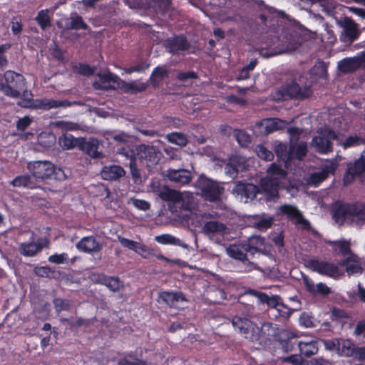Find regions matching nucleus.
<instances>
[{"label": "nucleus", "instance_id": "1", "mask_svg": "<svg viewBox=\"0 0 365 365\" xmlns=\"http://www.w3.org/2000/svg\"><path fill=\"white\" fill-rule=\"evenodd\" d=\"M232 324L236 331L252 342L261 343L268 339L269 336L274 333L272 324L269 322L263 323L258 327L247 318L235 316L232 319Z\"/></svg>", "mask_w": 365, "mask_h": 365}, {"label": "nucleus", "instance_id": "2", "mask_svg": "<svg viewBox=\"0 0 365 365\" xmlns=\"http://www.w3.org/2000/svg\"><path fill=\"white\" fill-rule=\"evenodd\" d=\"M32 176L38 180L54 179L56 180H63L66 179V175L63 170L60 168H56L55 165L46 160H38L30 162L27 166Z\"/></svg>", "mask_w": 365, "mask_h": 365}, {"label": "nucleus", "instance_id": "3", "mask_svg": "<svg viewBox=\"0 0 365 365\" xmlns=\"http://www.w3.org/2000/svg\"><path fill=\"white\" fill-rule=\"evenodd\" d=\"M5 83L0 82V91L9 97L18 98L20 93L26 86V81L24 76L11 70H8L4 73Z\"/></svg>", "mask_w": 365, "mask_h": 365}, {"label": "nucleus", "instance_id": "4", "mask_svg": "<svg viewBox=\"0 0 365 365\" xmlns=\"http://www.w3.org/2000/svg\"><path fill=\"white\" fill-rule=\"evenodd\" d=\"M334 217L341 220L356 217L357 224L361 225L365 221V204L356 202L341 205L334 211Z\"/></svg>", "mask_w": 365, "mask_h": 365}, {"label": "nucleus", "instance_id": "5", "mask_svg": "<svg viewBox=\"0 0 365 365\" xmlns=\"http://www.w3.org/2000/svg\"><path fill=\"white\" fill-rule=\"evenodd\" d=\"M306 265L310 270L333 279H337L344 274V272L337 264L327 260L312 258L307 261Z\"/></svg>", "mask_w": 365, "mask_h": 365}, {"label": "nucleus", "instance_id": "6", "mask_svg": "<svg viewBox=\"0 0 365 365\" xmlns=\"http://www.w3.org/2000/svg\"><path fill=\"white\" fill-rule=\"evenodd\" d=\"M272 96L275 101H285L291 99L302 100L307 97L295 81L280 86L272 93Z\"/></svg>", "mask_w": 365, "mask_h": 365}, {"label": "nucleus", "instance_id": "7", "mask_svg": "<svg viewBox=\"0 0 365 365\" xmlns=\"http://www.w3.org/2000/svg\"><path fill=\"white\" fill-rule=\"evenodd\" d=\"M338 138L336 133L331 129H325L314 136L312 139V145L321 154H327L333 151V141Z\"/></svg>", "mask_w": 365, "mask_h": 365}, {"label": "nucleus", "instance_id": "8", "mask_svg": "<svg viewBox=\"0 0 365 365\" xmlns=\"http://www.w3.org/2000/svg\"><path fill=\"white\" fill-rule=\"evenodd\" d=\"M202 196L210 202H217L220 200L224 187L218 182L208 178H202L199 182Z\"/></svg>", "mask_w": 365, "mask_h": 365}, {"label": "nucleus", "instance_id": "9", "mask_svg": "<svg viewBox=\"0 0 365 365\" xmlns=\"http://www.w3.org/2000/svg\"><path fill=\"white\" fill-rule=\"evenodd\" d=\"M78 250L87 254H96L103 249V244L98 240L95 235L83 237L76 245Z\"/></svg>", "mask_w": 365, "mask_h": 365}, {"label": "nucleus", "instance_id": "10", "mask_svg": "<svg viewBox=\"0 0 365 365\" xmlns=\"http://www.w3.org/2000/svg\"><path fill=\"white\" fill-rule=\"evenodd\" d=\"M278 341L284 352L297 351L300 343L299 337L292 331L282 330L278 334Z\"/></svg>", "mask_w": 365, "mask_h": 365}, {"label": "nucleus", "instance_id": "11", "mask_svg": "<svg viewBox=\"0 0 365 365\" xmlns=\"http://www.w3.org/2000/svg\"><path fill=\"white\" fill-rule=\"evenodd\" d=\"M163 45L166 51L173 55L178 53L179 51H187L190 48L188 41L182 35L166 39Z\"/></svg>", "mask_w": 365, "mask_h": 365}, {"label": "nucleus", "instance_id": "12", "mask_svg": "<svg viewBox=\"0 0 365 365\" xmlns=\"http://www.w3.org/2000/svg\"><path fill=\"white\" fill-rule=\"evenodd\" d=\"M365 160L363 157L355 160L354 163H349L347 170L343 177L344 185H349L356 177H359L364 170Z\"/></svg>", "mask_w": 365, "mask_h": 365}, {"label": "nucleus", "instance_id": "13", "mask_svg": "<svg viewBox=\"0 0 365 365\" xmlns=\"http://www.w3.org/2000/svg\"><path fill=\"white\" fill-rule=\"evenodd\" d=\"M279 210L281 212L283 215H286L289 220H296V224L302 225L303 227L306 230L309 229V222L304 218L302 214L297 208V207L292 205L285 204L282 205Z\"/></svg>", "mask_w": 365, "mask_h": 365}, {"label": "nucleus", "instance_id": "14", "mask_svg": "<svg viewBox=\"0 0 365 365\" xmlns=\"http://www.w3.org/2000/svg\"><path fill=\"white\" fill-rule=\"evenodd\" d=\"M91 279L96 284L105 285L113 292L120 289V281L118 277L107 276L103 273H93Z\"/></svg>", "mask_w": 365, "mask_h": 365}, {"label": "nucleus", "instance_id": "15", "mask_svg": "<svg viewBox=\"0 0 365 365\" xmlns=\"http://www.w3.org/2000/svg\"><path fill=\"white\" fill-rule=\"evenodd\" d=\"M166 173L169 180L180 185L189 184L192 180V174L186 169H168Z\"/></svg>", "mask_w": 365, "mask_h": 365}, {"label": "nucleus", "instance_id": "16", "mask_svg": "<svg viewBox=\"0 0 365 365\" xmlns=\"http://www.w3.org/2000/svg\"><path fill=\"white\" fill-rule=\"evenodd\" d=\"M279 182L275 178H263L260 180L259 192L267 195L268 197L274 199L279 197Z\"/></svg>", "mask_w": 365, "mask_h": 365}, {"label": "nucleus", "instance_id": "17", "mask_svg": "<svg viewBox=\"0 0 365 365\" xmlns=\"http://www.w3.org/2000/svg\"><path fill=\"white\" fill-rule=\"evenodd\" d=\"M71 105V102L68 100L58 101L52 98H41L36 100L34 108L48 110L59 107H69Z\"/></svg>", "mask_w": 365, "mask_h": 365}, {"label": "nucleus", "instance_id": "18", "mask_svg": "<svg viewBox=\"0 0 365 365\" xmlns=\"http://www.w3.org/2000/svg\"><path fill=\"white\" fill-rule=\"evenodd\" d=\"M237 195L245 197L247 200H253L259 192V187L252 183L239 182L235 188Z\"/></svg>", "mask_w": 365, "mask_h": 365}, {"label": "nucleus", "instance_id": "19", "mask_svg": "<svg viewBox=\"0 0 365 365\" xmlns=\"http://www.w3.org/2000/svg\"><path fill=\"white\" fill-rule=\"evenodd\" d=\"M159 299L170 307H177L179 302L186 301L182 292L175 291L160 292L159 293Z\"/></svg>", "mask_w": 365, "mask_h": 365}, {"label": "nucleus", "instance_id": "20", "mask_svg": "<svg viewBox=\"0 0 365 365\" xmlns=\"http://www.w3.org/2000/svg\"><path fill=\"white\" fill-rule=\"evenodd\" d=\"M43 241V239H39L38 242H22L19 245V252L23 256L34 257L42 250L43 245L40 242Z\"/></svg>", "mask_w": 365, "mask_h": 365}, {"label": "nucleus", "instance_id": "21", "mask_svg": "<svg viewBox=\"0 0 365 365\" xmlns=\"http://www.w3.org/2000/svg\"><path fill=\"white\" fill-rule=\"evenodd\" d=\"M101 177L105 180H116L125 175L124 169L117 165L104 166L101 170Z\"/></svg>", "mask_w": 365, "mask_h": 365}, {"label": "nucleus", "instance_id": "22", "mask_svg": "<svg viewBox=\"0 0 365 365\" xmlns=\"http://www.w3.org/2000/svg\"><path fill=\"white\" fill-rule=\"evenodd\" d=\"M325 243L332 247L333 252L339 256H346L352 255L350 243L344 240H326Z\"/></svg>", "mask_w": 365, "mask_h": 365}, {"label": "nucleus", "instance_id": "23", "mask_svg": "<svg viewBox=\"0 0 365 365\" xmlns=\"http://www.w3.org/2000/svg\"><path fill=\"white\" fill-rule=\"evenodd\" d=\"M169 76V71L167 69L165 66H158L155 67L148 79V84L153 88L159 86L160 83L163 81L164 78Z\"/></svg>", "mask_w": 365, "mask_h": 365}, {"label": "nucleus", "instance_id": "24", "mask_svg": "<svg viewBox=\"0 0 365 365\" xmlns=\"http://www.w3.org/2000/svg\"><path fill=\"white\" fill-rule=\"evenodd\" d=\"M244 160L237 155L230 158L229 162L225 165V170L226 174L234 178L238 175L240 170L244 167Z\"/></svg>", "mask_w": 365, "mask_h": 365}, {"label": "nucleus", "instance_id": "25", "mask_svg": "<svg viewBox=\"0 0 365 365\" xmlns=\"http://www.w3.org/2000/svg\"><path fill=\"white\" fill-rule=\"evenodd\" d=\"M79 149L93 158H100L103 156L101 153L98 151V141L96 139H91L89 141H86L84 138H82L80 143Z\"/></svg>", "mask_w": 365, "mask_h": 365}, {"label": "nucleus", "instance_id": "26", "mask_svg": "<svg viewBox=\"0 0 365 365\" xmlns=\"http://www.w3.org/2000/svg\"><path fill=\"white\" fill-rule=\"evenodd\" d=\"M307 154V145L305 142H290L289 144V155L290 163L294 159L302 160Z\"/></svg>", "mask_w": 365, "mask_h": 365}, {"label": "nucleus", "instance_id": "27", "mask_svg": "<svg viewBox=\"0 0 365 365\" xmlns=\"http://www.w3.org/2000/svg\"><path fill=\"white\" fill-rule=\"evenodd\" d=\"M247 248L249 249L248 243L233 244L229 246L227 249V252L230 257L245 262Z\"/></svg>", "mask_w": 365, "mask_h": 365}, {"label": "nucleus", "instance_id": "28", "mask_svg": "<svg viewBox=\"0 0 365 365\" xmlns=\"http://www.w3.org/2000/svg\"><path fill=\"white\" fill-rule=\"evenodd\" d=\"M67 21L65 24L66 30H86L88 29V25L83 21L82 16L76 12L71 14Z\"/></svg>", "mask_w": 365, "mask_h": 365}, {"label": "nucleus", "instance_id": "29", "mask_svg": "<svg viewBox=\"0 0 365 365\" xmlns=\"http://www.w3.org/2000/svg\"><path fill=\"white\" fill-rule=\"evenodd\" d=\"M138 151L141 158H144L152 163H158V153L154 146L142 144L138 147Z\"/></svg>", "mask_w": 365, "mask_h": 365}, {"label": "nucleus", "instance_id": "30", "mask_svg": "<svg viewBox=\"0 0 365 365\" xmlns=\"http://www.w3.org/2000/svg\"><path fill=\"white\" fill-rule=\"evenodd\" d=\"M299 354L305 357H309L316 354L318 351L317 342L312 340L309 341H300L298 347Z\"/></svg>", "mask_w": 365, "mask_h": 365}, {"label": "nucleus", "instance_id": "31", "mask_svg": "<svg viewBox=\"0 0 365 365\" xmlns=\"http://www.w3.org/2000/svg\"><path fill=\"white\" fill-rule=\"evenodd\" d=\"M124 155L129 158V168L130 173L135 184H140L142 182L140 170L137 168L136 158L133 150H130V153H123Z\"/></svg>", "mask_w": 365, "mask_h": 365}, {"label": "nucleus", "instance_id": "32", "mask_svg": "<svg viewBox=\"0 0 365 365\" xmlns=\"http://www.w3.org/2000/svg\"><path fill=\"white\" fill-rule=\"evenodd\" d=\"M344 31L346 38L350 42L356 41L360 34L356 24L351 19L345 21Z\"/></svg>", "mask_w": 365, "mask_h": 365}, {"label": "nucleus", "instance_id": "33", "mask_svg": "<svg viewBox=\"0 0 365 365\" xmlns=\"http://www.w3.org/2000/svg\"><path fill=\"white\" fill-rule=\"evenodd\" d=\"M34 96L31 91L27 89V86L22 89L20 96V101L17 103L18 106L24 108H34L36 100L33 98Z\"/></svg>", "mask_w": 365, "mask_h": 365}, {"label": "nucleus", "instance_id": "34", "mask_svg": "<svg viewBox=\"0 0 365 365\" xmlns=\"http://www.w3.org/2000/svg\"><path fill=\"white\" fill-rule=\"evenodd\" d=\"M359 59L346 58L340 61L338 63L339 69L344 73L355 71L359 68Z\"/></svg>", "mask_w": 365, "mask_h": 365}, {"label": "nucleus", "instance_id": "35", "mask_svg": "<svg viewBox=\"0 0 365 365\" xmlns=\"http://www.w3.org/2000/svg\"><path fill=\"white\" fill-rule=\"evenodd\" d=\"M160 197L166 202L173 203H181L183 202V197L180 192L169 188L162 190L160 192Z\"/></svg>", "mask_w": 365, "mask_h": 365}, {"label": "nucleus", "instance_id": "36", "mask_svg": "<svg viewBox=\"0 0 365 365\" xmlns=\"http://www.w3.org/2000/svg\"><path fill=\"white\" fill-rule=\"evenodd\" d=\"M274 152L277 159L282 161L284 166L288 168L290 165V155L289 148L287 149V145L282 143L277 144L274 147Z\"/></svg>", "mask_w": 365, "mask_h": 365}, {"label": "nucleus", "instance_id": "37", "mask_svg": "<svg viewBox=\"0 0 365 365\" xmlns=\"http://www.w3.org/2000/svg\"><path fill=\"white\" fill-rule=\"evenodd\" d=\"M82 138H76L69 133H65L58 139L60 145L64 149H72L76 147L79 148Z\"/></svg>", "mask_w": 365, "mask_h": 365}, {"label": "nucleus", "instance_id": "38", "mask_svg": "<svg viewBox=\"0 0 365 365\" xmlns=\"http://www.w3.org/2000/svg\"><path fill=\"white\" fill-rule=\"evenodd\" d=\"M148 83H136L135 81H132L129 83L124 82L123 84V89L125 93H130V94H137L138 93H142L146 90L148 86Z\"/></svg>", "mask_w": 365, "mask_h": 365}, {"label": "nucleus", "instance_id": "39", "mask_svg": "<svg viewBox=\"0 0 365 365\" xmlns=\"http://www.w3.org/2000/svg\"><path fill=\"white\" fill-rule=\"evenodd\" d=\"M11 183L14 187H24L29 189L36 187L32 177L29 175L16 176Z\"/></svg>", "mask_w": 365, "mask_h": 365}, {"label": "nucleus", "instance_id": "40", "mask_svg": "<svg viewBox=\"0 0 365 365\" xmlns=\"http://www.w3.org/2000/svg\"><path fill=\"white\" fill-rule=\"evenodd\" d=\"M48 13V9H42L38 12L37 16L34 19L40 28L43 30L51 26V19Z\"/></svg>", "mask_w": 365, "mask_h": 365}, {"label": "nucleus", "instance_id": "41", "mask_svg": "<svg viewBox=\"0 0 365 365\" xmlns=\"http://www.w3.org/2000/svg\"><path fill=\"white\" fill-rule=\"evenodd\" d=\"M166 139L169 143L175 144L180 147L185 146L188 143L187 136L184 133L178 132H173L167 134Z\"/></svg>", "mask_w": 365, "mask_h": 365}, {"label": "nucleus", "instance_id": "42", "mask_svg": "<svg viewBox=\"0 0 365 365\" xmlns=\"http://www.w3.org/2000/svg\"><path fill=\"white\" fill-rule=\"evenodd\" d=\"M225 229L226 226L217 221H208L203 226V230L206 233H222Z\"/></svg>", "mask_w": 365, "mask_h": 365}, {"label": "nucleus", "instance_id": "43", "mask_svg": "<svg viewBox=\"0 0 365 365\" xmlns=\"http://www.w3.org/2000/svg\"><path fill=\"white\" fill-rule=\"evenodd\" d=\"M53 304L56 313L62 311H68L71 307V301L67 299L55 298Z\"/></svg>", "mask_w": 365, "mask_h": 365}, {"label": "nucleus", "instance_id": "44", "mask_svg": "<svg viewBox=\"0 0 365 365\" xmlns=\"http://www.w3.org/2000/svg\"><path fill=\"white\" fill-rule=\"evenodd\" d=\"M360 145H365V138L357 135L348 136L342 143L344 148L356 147Z\"/></svg>", "mask_w": 365, "mask_h": 365}, {"label": "nucleus", "instance_id": "45", "mask_svg": "<svg viewBox=\"0 0 365 365\" xmlns=\"http://www.w3.org/2000/svg\"><path fill=\"white\" fill-rule=\"evenodd\" d=\"M256 153L257 156L265 160V161H271L274 158V154L272 151L269 150L264 145L262 144L257 145L256 147Z\"/></svg>", "mask_w": 365, "mask_h": 365}, {"label": "nucleus", "instance_id": "46", "mask_svg": "<svg viewBox=\"0 0 365 365\" xmlns=\"http://www.w3.org/2000/svg\"><path fill=\"white\" fill-rule=\"evenodd\" d=\"M235 138L237 143L242 147H247L251 143V138L245 130H236Z\"/></svg>", "mask_w": 365, "mask_h": 365}, {"label": "nucleus", "instance_id": "47", "mask_svg": "<svg viewBox=\"0 0 365 365\" xmlns=\"http://www.w3.org/2000/svg\"><path fill=\"white\" fill-rule=\"evenodd\" d=\"M150 67V63L146 61H141L135 66H130L128 68H124V72L128 74H130L132 73H142L144 72Z\"/></svg>", "mask_w": 365, "mask_h": 365}, {"label": "nucleus", "instance_id": "48", "mask_svg": "<svg viewBox=\"0 0 365 365\" xmlns=\"http://www.w3.org/2000/svg\"><path fill=\"white\" fill-rule=\"evenodd\" d=\"M98 76L100 79V81L102 83H117L119 79L118 76L109 71H107L103 73H98Z\"/></svg>", "mask_w": 365, "mask_h": 365}, {"label": "nucleus", "instance_id": "49", "mask_svg": "<svg viewBox=\"0 0 365 365\" xmlns=\"http://www.w3.org/2000/svg\"><path fill=\"white\" fill-rule=\"evenodd\" d=\"M39 143L44 147H51L56 142V137L51 133H41L38 136Z\"/></svg>", "mask_w": 365, "mask_h": 365}, {"label": "nucleus", "instance_id": "50", "mask_svg": "<svg viewBox=\"0 0 365 365\" xmlns=\"http://www.w3.org/2000/svg\"><path fill=\"white\" fill-rule=\"evenodd\" d=\"M73 71L77 73L86 76H91L94 73V70L92 67H91L88 64H84L81 63H80L78 65L74 66Z\"/></svg>", "mask_w": 365, "mask_h": 365}, {"label": "nucleus", "instance_id": "51", "mask_svg": "<svg viewBox=\"0 0 365 365\" xmlns=\"http://www.w3.org/2000/svg\"><path fill=\"white\" fill-rule=\"evenodd\" d=\"M118 365H147V364L143 360L127 356L119 360Z\"/></svg>", "mask_w": 365, "mask_h": 365}, {"label": "nucleus", "instance_id": "52", "mask_svg": "<svg viewBox=\"0 0 365 365\" xmlns=\"http://www.w3.org/2000/svg\"><path fill=\"white\" fill-rule=\"evenodd\" d=\"M163 119L164 123L170 127L180 128L185 125L184 120L180 118L165 116Z\"/></svg>", "mask_w": 365, "mask_h": 365}, {"label": "nucleus", "instance_id": "53", "mask_svg": "<svg viewBox=\"0 0 365 365\" xmlns=\"http://www.w3.org/2000/svg\"><path fill=\"white\" fill-rule=\"evenodd\" d=\"M68 260V255L66 252L61 254L56 253L48 257V262L56 264L67 263Z\"/></svg>", "mask_w": 365, "mask_h": 365}, {"label": "nucleus", "instance_id": "54", "mask_svg": "<svg viewBox=\"0 0 365 365\" xmlns=\"http://www.w3.org/2000/svg\"><path fill=\"white\" fill-rule=\"evenodd\" d=\"M363 269L359 264V262L354 260L353 257H351V262H349L347 267L346 268V272L349 275H351L354 274H361Z\"/></svg>", "mask_w": 365, "mask_h": 365}, {"label": "nucleus", "instance_id": "55", "mask_svg": "<svg viewBox=\"0 0 365 365\" xmlns=\"http://www.w3.org/2000/svg\"><path fill=\"white\" fill-rule=\"evenodd\" d=\"M294 311V309L289 307L282 301L281 302L280 304L278 305V307L276 310L277 314L284 319H288L292 315Z\"/></svg>", "mask_w": 365, "mask_h": 365}, {"label": "nucleus", "instance_id": "56", "mask_svg": "<svg viewBox=\"0 0 365 365\" xmlns=\"http://www.w3.org/2000/svg\"><path fill=\"white\" fill-rule=\"evenodd\" d=\"M323 344L326 349L329 351H339L340 350V341L338 339H324Z\"/></svg>", "mask_w": 365, "mask_h": 365}, {"label": "nucleus", "instance_id": "57", "mask_svg": "<svg viewBox=\"0 0 365 365\" xmlns=\"http://www.w3.org/2000/svg\"><path fill=\"white\" fill-rule=\"evenodd\" d=\"M327 178V177L326 176V174L320 170L319 172H315L312 173L310 175L309 180L312 184L314 185L315 186H317Z\"/></svg>", "mask_w": 365, "mask_h": 365}, {"label": "nucleus", "instance_id": "58", "mask_svg": "<svg viewBox=\"0 0 365 365\" xmlns=\"http://www.w3.org/2000/svg\"><path fill=\"white\" fill-rule=\"evenodd\" d=\"M175 237L169 234H163L155 237V240L163 245H175Z\"/></svg>", "mask_w": 365, "mask_h": 365}, {"label": "nucleus", "instance_id": "59", "mask_svg": "<svg viewBox=\"0 0 365 365\" xmlns=\"http://www.w3.org/2000/svg\"><path fill=\"white\" fill-rule=\"evenodd\" d=\"M299 322L302 326L307 328L314 327V318L306 312L302 313L299 317Z\"/></svg>", "mask_w": 365, "mask_h": 365}, {"label": "nucleus", "instance_id": "60", "mask_svg": "<svg viewBox=\"0 0 365 365\" xmlns=\"http://www.w3.org/2000/svg\"><path fill=\"white\" fill-rule=\"evenodd\" d=\"M197 77V73L193 71L179 72L176 76L177 79L182 82H185L188 79H196Z\"/></svg>", "mask_w": 365, "mask_h": 365}, {"label": "nucleus", "instance_id": "61", "mask_svg": "<svg viewBox=\"0 0 365 365\" xmlns=\"http://www.w3.org/2000/svg\"><path fill=\"white\" fill-rule=\"evenodd\" d=\"M35 274L41 277H50L53 271L48 266L36 267L34 269Z\"/></svg>", "mask_w": 365, "mask_h": 365}, {"label": "nucleus", "instance_id": "62", "mask_svg": "<svg viewBox=\"0 0 365 365\" xmlns=\"http://www.w3.org/2000/svg\"><path fill=\"white\" fill-rule=\"evenodd\" d=\"M32 123V120L29 116H24L19 118L16 123V128L18 130L24 131Z\"/></svg>", "mask_w": 365, "mask_h": 365}, {"label": "nucleus", "instance_id": "63", "mask_svg": "<svg viewBox=\"0 0 365 365\" xmlns=\"http://www.w3.org/2000/svg\"><path fill=\"white\" fill-rule=\"evenodd\" d=\"M131 200L133 205L140 210L146 211L150 207V203L145 200L132 198Z\"/></svg>", "mask_w": 365, "mask_h": 365}, {"label": "nucleus", "instance_id": "64", "mask_svg": "<svg viewBox=\"0 0 365 365\" xmlns=\"http://www.w3.org/2000/svg\"><path fill=\"white\" fill-rule=\"evenodd\" d=\"M272 225V219L263 218L255 222V227L259 230H266L271 227Z\"/></svg>", "mask_w": 365, "mask_h": 365}]
</instances>
